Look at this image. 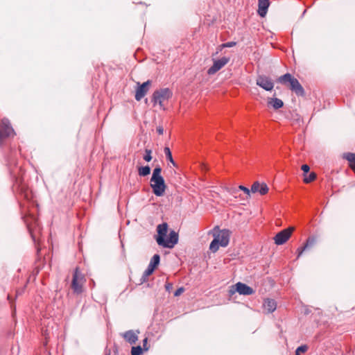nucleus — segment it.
<instances>
[{
    "label": "nucleus",
    "mask_w": 355,
    "mask_h": 355,
    "mask_svg": "<svg viewBox=\"0 0 355 355\" xmlns=\"http://www.w3.org/2000/svg\"><path fill=\"white\" fill-rule=\"evenodd\" d=\"M157 236L156 241L157 244L164 248H173L178 242V234L175 231H171L169 236L165 239L168 232V224L163 223L157 227Z\"/></svg>",
    "instance_id": "1"
},
{
    "label": "nucleus",
    "mask_w": 355,
    "mask_h": 355,
    "mask_svg": "<svg viewBox=\"0 0 355 355\" xmlns=\"http://www.w3.org/2000/svg\"><path fill=\"white\" fill-rule=\"evenodd\" d=\"M277 82L282 85L289 86V89L298 96H304V89L297 78L291 73H286L277 78Z\"/></svg>",
    "instance_id": "2"
},
{
    "label": "nucleus",
    "mask_w": 355,
    "mask_h": 355,
    "mask_svg": "<svg viewBox=\"0 0 355 355\" xmlns=\"http://www.w3.org/2000/svg\"><path fill=\"white\" fill-rule=\"evenodd\" d=\"M86 279L85 275L79 270L77 267L73 271L71 287L76 294H80L83 291V286Z\"/></svg>",
    "instance_id": "3"
},
{
    "label": "nucleus",
    "mask_w": 355,
    "mask_h": 355,
    "mask_svg": "<svg viewBox=\"0 0 355 355\" xmlns=\"http://www.w3.org/2000/svg\"><path fill=\"white\" fill-rule=\"evenodd\" d=\"M231 232L229 230H219L218 227H214L213 230V236L214 239L218 241L221 247H226L230 242Z\"/></svg>",
    "instance_id": "4"
},
{
    "label": "nucleus",
    "mask_w": 355,
    "mask_h": 355,
    "mask_svg": "<svg viewBox=\"0 0 355 355\" xmlns=\"http://www.w3.org/2000/svg\"><path fill=\"white\" fill-rule=\"evenodd\" d=\"M172 96V92L168 88H163L153 92L152 101L154 104L159 103L160 107L163 106V102L168 100Z\"/></svg>",
    "instance_id": "5"
},
{
    "label": "nucleus",
    "mask_w": 355,
    "mask_h": 355,
    "mask_svg": "<svg viewBox=\"0 0 355 355\" xmlns=\"http://www.w3.org/2000/svg\"><path fill=\"white\" fill-rule=\"evenodd\" d=\"M150 187L156 196H162L166 189L163 177L150 179Z\"/></svg>",
    "instance_id": "6"
},
{
    "label": "nucleus",
    "mask_w": 355,
    "mask_h": 355,
    "mask_svg": "<svg viewBox=\"0 0 355 355\" xmlns=\"http://www.w3.org/2000/svg\"><path fill=\"white\" fill-rule=\"evenodd\" d=\"M14 135L15 132L9 120L7 119H2L0 123V146L3 144L6 138Z\"/></svg>",
    "instance_id": "7"
},
{
    "label": "nucleus",
    "mask_w": 355,
    "mask_h": 355,
    "mask_svg": "<svg viewBox=\"0 0 355 355\" xmlns=\"http://www.w3.org/2000/svg\"><path fill=\"white\" fill-rule=\"evenodd\" d=\"M25 223L33 240L35 242V232L40 230V224L37 218L33 215H29L26 218Z\"/></svg>",
    "instance_id": "8"
},
{
    "label": "nucleus",
    "mask_w": 355,
    "mask_h": 355,
    "mask_svg": "<svg viewBox=\"0 0 355 355\" xmlns=\"http://www.w3.org/2000/svg\"><path fill=\"white\" fill-rule=\"evenodd\" d=\"M294 227H290L278 232L274 237L275 243L280 245L285 243L291 237Z\"/></svg>",
    "instance_id": "9"
},
{
    "label": "nucleus",
    "mask_w": 355,
    "mask_h": 355,
    "mask_svg": "<svg viewBox=\"0 0 355 355\" xmlns=\"http://www.w3.org/2000/svg\"><path fill=\"white\" fill-rule=\"evenodd\" d=\"M230 58L227 57H223L218 60H214L213 65L208 69L207 73L213 75L224 67L229 62Z\"/></svg>",
    "instance_id": "10"
},
{
    "label": "nucleus",
    "mask_w": 355,
    "mask_h": 355,
    "mask_svg": "<svg viewBox=\"0 0 355 355\" xmlns=\"http://www.w3.org/2000/svg\"><path fill=\"white\" fill-rule=\"evenodd\" d=\"M256 83L266 91H272L274 88V83L272 79L266 76H259L257 78Z\"/></svg>",
    "instance_id": "11"
},
{
    "label": "nucleus",
    "mask_w": 355,
    "mask_h": 355,
    "mask_svg": "<svg viewBox=\"0 0 355 355\" xmlns=\"http://www.w3.org/2000/svg\"><path fill=\"white\" fill-rule=\"evenodd\" d=\"M235 289L232 288L230 290V295H233L236 291L239 294L244 295H250L254 293V291L251 287L243 283L238 282L235 284Z\"/></svg>",
    "instance_id": "12"
},
{
    "label": "nucleus",
    "mask_w": 355,
    "mask_h": 355,
    "mask_svg": "<svg viewBox=\"0 0 355 355\" xmlns=\"http://www.w3.org/2000/svg\"><path fill=\"white\" fill-rule=\"evenodd\" d=\"M152 81L148 80L147 81L143 83L141 85H139L138 88L136 90L135 93V99L137 101H141L147 94L149 90V87L151 85Z\"/></svg>",
    "instance_id": "13"
},
{
    "label": "nucleus",
    "mask_w": 355,
    "mask_h": 355,
    "mask_svg": "<svg viewBox=\"0 0 355 355\" xmlns=\"http://www.w3.org/2000/svg\"><path fill=\"white\" fill-rule=\"evenodd\" d=\"M269 6V0H258V14L262 17H265Z\"/></svg>",
    "instance_id": "14"
},
{
    "label": "nucleus",
    "mask_w": 355,
    "mask_h": 355,
    "mask_svg": "<svg viewBox=\"0 0 355 355\" xmlns=\"http://www.w3.org/2000/svg\"><path fill=\"white\" fill-rule=\"evenodd\" d=\"M123 338L130 344H135L138 340V336L136 332L132 330H128L122 334Z\"/></svg>",
    "instance_id": "15"
},
{
    "label": "nucleus",
    "mask_w": 355,
    "mask_h": 355,
    "mask_svg": "<svg viewBox=\"0 0 355 355\" xmlns=\"http://www.w3.org/2000/svg\"><path fill=\"white\" fill-rule=\"evenodd\" d=\"M315 243V239L313 238V237H309L306 240V242L304 246L297 248V252H298L297 257H300L301 256V254H302V252L305 250L312 247Z\"/></svg>",
    "instance_id": "16"
},
{
    "label": "nucleus",
    "mask_w": 355,
    "mask_h": 355,
    "mask_svg": "<svg viewBox=\"0 0 355 355\" xmlns=\"http://www.w3.org/2000/svg\"><path fill=\"white\" fill-rule=\"evenodd\" d=\"M263 307L268 313H272L277 308L276 302L272 299H266L264 301Z\"/></svg>",
    "instance_id": "17"
},
{
    "label": "nucleus",
    "mask_w": 355,
    "mask_h": 355,
    "mask_svg": "<svg viewBox=\"0 0 355 355\" xmlns=\"http://www.w3.org/2000/svg\"><path fill=\"white\" fill-rule=\"evenodd\" d=\"M343 157L349 162V167L353 171H355V154L347 153L343 155Z\"/></svg>",
    "instance_id": "18"
},
{
    "label": "nucleus",
    "mask_w": 355,
    "mask_h": 355,
    "mask_svg": "<svg viewBox=\"0 0 355 355\" xmlns=\"http://www.w3.org/2000/svg\"><path fill=\"white\" fill-rule=\"evenodd\" d=\"M268 104L275 110L279 109L284 105L283 101L277 98H270L268 100Z\"/></svg>",
    "instance_id": "19"
},
{
    "label": "nucleus",
    "mask_w": 355,
    "mask_h": 355,
    "mask_svg": "<svg viewBox=\"0 0 355 355\" xmlns=\"http://www.w3.org/2000/svg\"><path fill=\"white\" fill-rule=\"evenodd\" d=\"M159 261H160V256H159V254H155L151 258L148 267L151 268V269H153V270H155V269L159 265Z\"/></svg>",
    "instance_id": "20"
},
{
    "label": "nucleus",
    "mask_w": 355,
    "mask_h": 355,
    "mask_svg": "<svg viewBox=\"0 0 355 355\" xmlns=\"http://www.w3.org/2000/svg\"><path fill=\"white\" fill-rule=\"evenodd\" d=\"M153 270L147 267L146 270L144 272L141 277V279H140V282H141V284H143L144 282H146L148 281V277L153 274Z\"/></svg>",
    "instance_id": "21"
},
{
    "label": "nucleus",
    "mask_w": 355,
    "mask_h": 355,
    "mask_svg": "<svg viewBox=\"0 0 355 355\" xmlns=\"http://www.w3.org/2000/svg\"><path fill=\"white\" fill-rule=\"evenodd\" d=\"M150 173V168L149 166H141L138 168V173L140 176L145 177Z\"/></svg>",
    "instance_id": "22"
},
{
    "label": "nucleus",
    "mask_w": 355,
    "mask_h": 355,
    "mask_svg": "<svg viewBox=\"0 0 355 355\" xmlns=\"http://www.w3.org/2000/svg\"><path fill=\"white\" fill-rule=\"evenodd\" d=\"M164 152L165 153L166 159L171 163H172L173 166H175L176 164H175V162H174V160L173 159L172 153H171V151L170 148L168 147H165L164 149Z\"/></svg>",
    "instance_id": "23"
},
{
    "label": "nucleus",
    "mask_w": 355,
    "mask_h": 355,
    "mask_svg": "<svg viewBox=\"0 0 355 355\" xmlns=\"http://www.w3.org/2000/svg\"><path fill=\"white\" fill-rule=\"evenodd\" d=\"M219 246H220V245L218 243V241L214 238L213 241L210 243L209 250L212 252H216L218 250Z\"/></svg>",
    "instance_id": "24"
},
{
    "label": "nucleus",
    "mask_w": 355,
    "mask_h": 355,
    "mask_svg": "<svg viewBox=\"0 0 355 355\" xmlns=\"http://www.w3.org/2000/svg\"><path fill=\"white\" fill-rule=\"evenodd\" d=\"M161 172H162V168L160 166H157L155 167L154 169H153V175H152V177L151 178H161L162 177L161 175Z\"/></svg>",
    "instance_id": "25"
},
{
    "label": "nucleus",
    "mask_w": 355,
    "mask_h": 355,
    "mask_svg": "<svg viewBox=\"0 0 355 355\" xmlns=\"http://www.w3.org/2000/svg\"><path fill=\"white\" fill-rule=\"evenodd\" d=\"M132 355H141L142 354V348L141 346L132 347L131 349Z\"/></svg>",
    "instance_id": "26"
},
{
    "label": "nucleus",
    "mask_w": 355,
    "mask_h": 355,
    "mask_svg": "<svg viewBox=\"0 0 355 355\" xmlns=\"http://www.w3.org/2000/svg\"><path fill=\"white\" fill-rule=\"evenodd\" d=\"M151 154H152V150L150 149H148L146 148L145 150V155H144V159L146 161V162H149L150 161H151L152 159V156H151Z\"/></svg>",
    "instance_id": "27"
},
{
    "label": "nucleus",
    "mask_w": 355,
    "mask_h": 355,
    "mask_svg": "<svg viewBox=\"0 0 355 355\" xmlns=\"http://www.w3.org/2000/svg\"><path fill=\"white\" fill-rule=\"evenodd\" d=\"M268 187L266 184L263 183V184H260L259 193L261 195H265L268 193Z\"/></svg>",
    "instance_id": "28"
},
{
    "label": "nucleus",
    "mask_w": 355,
    "mask_h": 355,
    "mask_svg": "<svg viewBox=\"0 0 355 355\" xmlns=\"http://www.w3.org/2000/svg\"><path fill=\"white\" fill-rule=\"evenodd\" d=\"M316 178V175L314 173H311L308 176L304 179V182L309 183L313 181Z\"/></svg>",
    "instance_id": "29"
},
{
    "label": "nucleus",
    "mask_w": 355,
    "mask_h": 355,
    "mask_svg": "<svg viewBox=\"0 0 355 355\" xmlns=\"http://www.w3.org/2000/svg\"><path fill=\"white\" fill-rule=\"evenodd\" d=\"M236 42H228L226 43H223V44H220V49H223L224 48L233 47V46H236Z\"/></svg>",
    "instance_id": "30"
},
{
    "label": "nucleus",
    "mask_w": 355,
    "mask_h": 355,
    "mask_svg": "<svg viewBox=\"0 0 355 355\" xmlns=\"http://www.w3.org/2000/svg\"><path fill=\"white\" fill-rule=\"evenodd\" d=\"M259 187H260V184H259L258 182H254V184L252 185L250 191H251L252 193H257V192H259Z\"/></svg>",
    "instance_id": "31"
},
{
    "label": "nucleus",
    "mask_w": 355,
    "mask_h": 355,
    "mask_svg": "<svg viewBox=\"0 0 355 355\" xmlns=\"http://www.w3.org/2000/svg\"><path fill=\"white\" fill-rule=\"evenodd\" d=\"M308 350V347L306 345L298 347L296 349L297 352L304 353Z\"/></svg>",
    "instance_id": "32"
},
{
    "label": "nucleus",
    "mask_w": 355,
    "mask_h": 355,
    "mask_svg": "<svg viewBox=\"0 0 355 355\" xmlns=\"http://www.w3.org/2000/svg\"><path fill=\"white\" fill-rule=\"evenodd\" d=\"M239 189L241 190V191H243L248 196H250V190L248 188H247V187H244L243 185H240L239 187Z\"/></svg>",
    "instance_id": "33"
},
{
    "label": "nucleus",
    "mask_w": 355,
    "mask_h": 355,
    "mask_svg": "<svg viewBox=\"0 0 355 355\" xmlns=\"http://www.w3.org/2000/svg\"><path fill=\"white\" fill-rule=\"evenodd\" d=\"M301 168L305 173H308L310 170V168L307 164H303Z\"/></svg>",
    "instance_id": "34"
},
{
    "label": "nucleus",
    "mask_w": 355,
    "mask_h": 355,
    "mask_svg": "<svg viewBox=\"0 0 355 355\" xmlns=\"http://www.w3.org/2000/svg\"><path fill=\"white\" fill-rule=\"evenodd\" d=\"M184 292V288L182 287L181 288H179L178 289H177L174 293V295L175 296H178L180 295L182 293Z\"/></svg>",
    "instance_id": "35"
},
{
    "label": "nucleus",
    "mask_w": 355,
    "mask_h": 355,
    "mask_svg": "<svg viewBox=\"0 0 355 355\" xmlns=\"http://www.w3.org/2000/svg\"><path fill=\"white\" fill-rule=\"evenodd\" d=\"M157 132L159 134V135H163L164 133V128L162 126H158L157 128Z\"/></svg>",
    "instance_id": "36"
},
{
    "label": "nucleus",
    "mask_w": 355,
    "mask_h": 355,
    "mask_svg": "<svg viewBox=\"0 0 355 355\" xmlns=\"http://www.w3.org/2000/svg\"><path fill=\"white\" fill-rule=\"evenodd\" d=\"M147 342H148V338H144L143 340V345H144V350H148V347H146Z\"/></svg>",
    "instance_id": "37"
},
{
    "label": "nucleus",
    "mask_w": 355,
    "mask_h": 355,
    "mask_svg": "<svg viewBox=\"0 0 355 355\" xmlns=\"http://www.w3.org/2000/svg\"><path fill=\"white\" fill-rule=\"evenodd\" d=\"M217 51H216V54L218 53L219 51H222V49H220V45H219L217 48Z\"/></svg>",
    "instance_id": "38"
},
{
    "label": "nucleus",
    "mask_w": 355,
    "mask_h": 355,
    "mask_svg": "<svg viewBox=\"0 0 355 355\" xmlns=\"http://www.w3.org/2000/svg\"><path fill=\"white\" fill-rule=\"evenodd\" d=\"M295 355H300V354L299 352H297V351H295Z\"/></svg>",
    "instance_id": "39"
},
{
    "label": "nucleus",
    "mask_w": 355,
    "mask_h": 355,
    "mask_svg": "<svg viewBox=\"0 0 355 355\" xmlns=\"http://www.w3.org/2000/svg\"><path fill=\"white\" fill-rule=\"evenodd\" d=\"M8 162H9V164H12V162L11 161H8Z\"/></svg>",
    "instance_id": "40"
},
{
    "label": "nucleus",
    "mask_w": 355,
    "mask_h": 355,
    "mask_svg": "<svg viewBox=\"0 0 355 355\" xmlns=\"http://www.w3.org/2000/svg\"><path fill=\"white\" fill-rule=\"evenodd\" d=\"M170 288V286H166V289H168Z\"/></svg>",
    "instance_id": "41"
},
{
    "label": "nucleus",
    "mask_w": 355,
    "mask_h": 355,
    "mask_svg": "<svg viewBox=\"0 0 355 355\" xmlns=\"http://www.w3.org/2000/svg\"><path fill=\"white\" fill-rule=\"evenodd\" d=\"M170 288V286H166V289H168Z\"/></svg>",
    "instance_id": "42"
},
{
    "label": "nucleus",
    "mask_w": 355,
    "mask_h": 355,
    "mask_svg": "<svg viewBox=\"0 0 355 355\" xmlns=\"http://www.w3.org/2000/svg\"><path fill=\"white\" fill-rule=\"evenodd\" d=\"M105 355H110V352H109V353H107V354H105Z\"/></svg>",
    "instance_id": "43"
}]
</instances>
